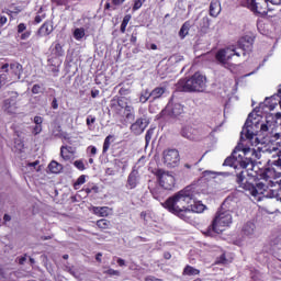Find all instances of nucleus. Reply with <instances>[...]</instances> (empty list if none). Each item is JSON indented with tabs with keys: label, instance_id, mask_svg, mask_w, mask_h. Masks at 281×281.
Listing matches in <instances>:
<instances>
[{
	"label": "nucleus",
	"instance_id": "obj_8",
	"mask_svg": "<svg viewBox=\"0 0 281 281\" xmlns=\"http://www.w3.org/2000/svg\"><path fill=\"white\" fill-rule=\"evenodd\" d=\"M180 135L190 142H199L201 139V135H203V130L195 128L192 125H184L181 127Z\"/></svg>",
	"mask_w": 281,
	"mask_h": 281
},
{
	"label": "nucleus",
	"instance_id": "obj_9",
	"mask_svg": "<svg viewBox=\"0 0 281 281\" xmlns=\"http://www.w3.org/2000/svg\"><path fill=\"white\" fill-rule=\"evenodd\" d=\"M237 52L240 53V56H246L247 54H251L254 49V37L249 35H245L239 38L237 42V46H235Z\"/></svg>",
	"mask_w": 281,
	"mask_h": 281
},
{
	"label": "nucleus",
	"instance_id": "obj_14",
	"mask_svg": "<svg viewBox=\"0 0 281 281\" xmlns=\"http://www.w3.org/2000/svg\"><path fill=\"white\" fill-rule=\"evenodd\" d=\"M142 176H139V171L137 169H132V171L127 176L125 188L127 190H135L137 186H139V181Z\"/></svg>",
	"mask_w": 281,
	"mask_h": 281
},
{
	"label": "nucleus",
	"instance_id": "obj_12",
	"mask_svg": "<svg viewBox=\"0 0 281 281\" xmlns=\"http://www.w3.org/2000/svg\"><path fill=\"white\" fill-rule=\"evenodd\" d=\"M131 100V97H117L116 104L111 103V109H117V106L120 109H124V111L127 113L126 117L128 120V117H133V113H131L133 111V105H130Z\"/></svg>",
	"mask_w": 281,
	"mask_h": 281
},
{
	"label": "nucleus",
	"instance_id": "obj_25",
	"mask_svg": "<svg viewBox=\"0 0 281 281\" xmlns=\"http://www.w3.org/2000/svg\"><path fill=\"white\" fill-rule=\"evenodd\" d=\"M166 93V88L164 87H156L153 91H150L151 95V102H155V100H159Z\"/></svg>",
	"mask_w": 281,
	"mask_h": 281
},
{
	"label": "nucleus",
	"instance_id": "obj_1",
	"mask_svg": "<svg viewBox=\"0 0 281 281\" xmlns=\"http://www.w3.org/2000/svg\"><path fill=\"white\" fill-rule=\"evenodd\" d=\"M223 166H229L231 168H241V171L236 173V183L239 188L249 192L257 201L260 199H279L281 193V172L276 171V169L268 167L266 168L260 177L263 182H258L256 184L247 181L245 172H247V167L251 166L249 160L243 159V156L238 151L234 150L231 156H228Z\"/></svg>",
	"mask_w": 281,
	"mask_h": 281
},
{
	"label": "nucleus",
	"instance_id": "obj_46",
	"mask_svg": "<svg viewBox=\"0 0 281 281\" xmlns=\"http://www.w3.org/2000/svg\"><path fill=\"white\" fill-rule=\"evenodd\" d=\"M32 93L34 95H37L38 93H43V88L41 87V85L38 83H35L33 87H32Z\"/></svg>",
	"mask_w": 281,
	"mask_h": 281
},
{
	"label": "nucleus",
	"instance_id": "obj_17",
	"mask_svg": "<svg viewBox=\"0 0 281 281\" xmlns=\"http://www.w3.org/2000/svg\"><path fill=\"white\" fill-rule=\"evenodd\" d=\"M52 32H54V22L52 20H46L37 30V36H49Z\"/></svg>",
	"mask_w": 281,
	"mask_h": 281
},
{
	"label": "nucleus",
	"instance_id": "obj_43",
	"mask_svg": "<svg viewBox=\"0 0 281 281\" xmlns=\"http://www.w3.org/2000/svg\"><path fill=\"white\" fill-rule=\"evenodd\" d=\"M10 82L11 80L8 78V72L1 74L0 75V89L1 87H5V85Z\"/></svg>",
	"mask_w": 281,
	"mask_h": 281
},
{
	"label": "nucleus",
	"instance_id": "obj_27",
	"mask_svg": "<svg viewBox=\"0 0 281 281\" xmlns=\"http://www.w3.org/2000/svg\"><path fill=\"white\" fill-rule=\"evenodd\" d=\"M48 170L53 173V175H58L60 173V171L63 170V166L60 165V162L53 160L49 162L48 165Z\"/></svg>",
	"mask_w": 281,
	"mask_h": 281
},
{
	"label": "nucleus",
	"instance_id": "obj_49",
	"mask_svg": "<svg viewBox=\"0 0 281 281\" xmlns=\"http://www.w3.org/2000/svg\"><path fill=\"white\" fill-rule=\"evenodd\" d=\"M74 166H75V168H77L78 170H85V162L82 161V160H76L75 162H74Z\"/></svg>",
	"mask_w": 281,
	"mask_h": 281
},
{
	"label": "nucleus",
	"instance_id": "obj_36",
	"mask_svg": "<svg viewBox=\"0 0 281 281\" xmlns=\"http://www.w3.org/2000/svg\"><path fill=\"white\" fill-rule=\"evenodd\" d=\"M85 183H87V176L81 175L76 182L74 183V189L78 190L79 186H85Z\"/></svg>",
	"mask_w": 281,
	"mask_h": 281
},
{
	"label": "nucleus",
	"instance_id": "obj_30",
	"mask_svg": "<svg viewBox=\"0 0 281 281\" xmlns=\"http://www.w3.org/2000/svg\"><path fill=\"white\" fill-rule=\"evenodd\" d=\"M148 100H150V102H153V97L149 92L148 89H145L140 92V95H139V102L142 104H146V102H148Z\"/></svg>",
	"mask_w": 281,
	"mask_h": 281
},
{
	"label": "nucleus",
	"instance_id": "obj_61",
	"mask_svg": "<svg viewBox=\"0 0 281 281\" xmlns=\"http://www.w3.org/2000/svg\"><path fill=\"white\" fill-rule=\"evenodd\" d=\"M1 70L4 71V74H10V64H3Z\"/></svg>",
	"mask_w": 281,
	"mask_h": 281
},
{
	"label": "nucleus",
	"instance_id": "obj_3",
	"mask_svg": "<svg viewBox=\"0 0 281 281\" xmlns=\"http://www.w3.org/2000/svg\"><path fill=\"white\" fill-rule=\"evenodd\" d=\"M234 223V217L232 213L227 211H222L221 209L216 212L211 225L202 232L204 236L214 238L217 234H223L225 227H231Z\"/></svg>",
	"mask_w": 281,
	"mask_h": 281
},
{
	"label": "nucleus",
	"instance_id": "obj_45",
	"mask_svg": "<svg viewBox=\"0 0 281 281\" xmlns=\"http://www.w3.org/2000/svg\"><path fill=\"white\" fill-rule=\"evenodd\" d=\"M32 135H41L43 133V125H35L31 131Z\"/></svg>",
	"mask_w": 281,
	"mask_h": 281
},
{
	"label": "nucleus",
	"instance_id": "obj_15",
	"mask_svg": "<svg viewBox=\"0 0 281 281\" xmlns=\"http://www.w3.org/2000/svg\"><path fill=\"white\" fill-rule=\"evenodd\" d=\"M147 127L148 122L146 119H137L136 122L131 125V131L134 135H142Z\"/></svg>",
	"mask_w": 281,
	"mask_h": 281
},
{
	"label": "nucleus",
	"instance_id": "obj_7",
	"mask_svg": "<svg viewBox=\"0 0 281 281\" xmlns=\"http://www.w3.org/2000/svg\"><path fill=\"white\" fill-rule=\"evenodd\" d=\"M156 176L158 177L159 184L161 186V188H164V190H175V186H177V180L175 179V176L161 169L156 172Z\"/></svg>",
	"mask_w": 281,
	"mask_h": 281
},
{
	"label": "nucleus",
	"instance_id": "obj_53",
	"mask_svg": "<svg viewBox=\"0 0 281 281\" xmlns=\"http://www.w3.org/2000/svg\"><path fill=\"white\" fill-rule=\"evenodd\" d=\"M86 124H87V126H91V124H95V116L89 115V116L86 119Z\"/></svg>",
	"mask_w": 281,
	"mask_h": 281
},
{
	"label": "nucleus",
	"instance_id": "obj_41",
	"mask_svg": "<svg viewBox=\"0 0 281 281\" xmlns=\"http://www.w3.org/2000/svg\"><path fill=\"white\" fill-rule=\"evenodd\" d=\"M133 8H132V10H133V12H137V10H139L143 5H144V3H146V0H133Z\"/></svg>",
	"mask_w": 281,
	"mask_h": 281
},
{
	"label": "nucleus",
	"instance_id": "obj_44",
	"mask_svg": "<svg viewBox=\"0 0 281 281\" xmlns=\"http://www.w3.org/2000/svg\"><path fill=\"white\" fill-rule=\"evenodd\" d=\"M153 135H155V128H149V130L146 132V135H145V142H146V144H150V139H153Z\"/></svg>",
	"mask_w": 281,
	"mask_h": 281
},
{
	"label": "nucleus",
	"instance_id": "obj_16",
	"mask_svg": "<svg viewBox=\"0 0 281 281\" xmlns=\"http://www.w3.org/2000/svg\"><path fill=\"white\" fill-rule=\"evenodd\" d=\"M10 79L9 80H21V74H23V66L19 63L10 64Z\"/></svg>",
	"mask_w": 281,
	"mask_h": 281
},
{
	"label": "nucleus",
	"instance_id": "obj_28",
	"mask_svg": "<svg viewBox=\"0 0 281 281\" xmlns=\"http://www.w3.org/2000/svg\"><path fill=\"white\" fill-rule=\"evenodd\" d=\"M201 273V270L187 265L182 271V276H199Z\"/></svg>",
	"mask_w": 281,
	"mask_h": 281
},
{
	"label": "nucleus",
	"instance_id": "obj_20",
	"mask_svg": "<svg viewBox=\"0 0 281 281\" xmlns=\"http://www.w3.org/2000/svg\"><path fill=\"white\" fill-rule=\"evenodd\" d=\"M209 12H210V16H213L214 19H216V16L221 14V1L212 0L210 3Z\"/></svg>",
	"mask_w": 281,
	"mask_h": 281
},
{
	"label": "nucleus",
	"instance_id": "obj_62",
	"mask_svg": "<svg viewBox=\"0 0 281 281\" xmlns=\"http://www.w3.org/2000/svg\"><path fill=\"white\" fill-rule=\"evenodd\" d=\"M8 23V18L5 15L0 16V27H3Z\"/></svg>",
	"mask_w": 281,
	"mask_h": 281
},
{
	"label": "nucleus",
	"instance_id": "obj_59",
	"mask_svg": "<svg viewBox=\"0 0 281 281\" xmlns=\"http://www.w3.org/2000/svg\"><path fill=\"white\" fill-rule=\"evenodd\" d=\"M145 281H164L162 279H159V278H157V277H155V276H147L146 278H145Z\"/></svg>",
	"mask_w": 281,
	"mask_h": 281
},
{
	"label": "nucleus",
	"instance_id": "obj_6",
	"mask_svg": "<svg viewBox=\"0 0 281 281\" xmlns=\"http://www.w3.org/2000/svg\"><path fill=\"white\" fill-rule=\"evenodd\" d=\"M233 56H237L238 58H240V52H238V48H236V46L234 45L217 50V53L215 54V60H217V63H221L222 65H225L227 60H232Z\"/></svg>",
	"mask_w": 281,
	"mask_h": 281
},
{
	"label": "nucleus",
	"instance_id": "obj_55",
	"mask_svg": "<svg viewBox=\"0 0 281 281\" xmlns=\"http://www.w3.org/2000/svg\"><path fill=\"white\" fill-rule=\"evenodd\" d=\"M30 36H32V31H26L21 34L20 38H21V41H27V38H30Z\"/></svg>",
	"mask_w": 281,
	"mask_h": 281
},
{
	"label": "nucleus",
	"instance_id": "obj_56",
	"mask_svg": "<svg viewBox=\"0 0 281 281\" xmlns=\"http://www.w3.org/2000/svg\"><path fill=\"white\" fill-rule=\"evenodd\" d=\"M130 43H132V45H137V32L132 33Z\"/></svg>",
	"mask_w": 281,
	"mask_h": 281
},
{
	"label": "nucleus",
	"instance_id": "obj_64",
	"mask_svg": "<svg viewBox=\"0 0 281 281\" xmlns=\"http://www.w3.org/2000/svg\"><path fill=\"white\" fill-rule=\"evenodd\" d=\"M98 95H100V90H91V98H98Z\"/></svg>",
	"mask_w": 281,
	"mask_h": 281
},
{
	"label": "nucleus",
	"instance_id": "obj_38",
	"mask_svg": "<svg viewBox=\"0 0 281 281\" xmlns=\"http://www.w3.org/2000/svg\"><path fill=\"white\" fill-rule=\"evenodd\" d=\"M111 139H113V135H108L103 143V154L109 153V148H111Z\"/></svg>",
	"mask_w": 281,
	"mask_h": 281
},
{
	"label": "nucleus",
	"instance_id": "obj_42",
	"mask_svg": "<svg viewBox=\"0 0 281 281\" xmlns=\"http://www.w3.org/2000/svg\"><path fill=\"white\" fill-rule=\"evenodd\" d=\"M215 265H227V256L225 255V252L216 258Z\"/></svg>",
	"mask_w": 281,
	"mask_h": 281
},
{
	"label": "nucleus",
	"instance_id": "obj_58",
	"mask_svg": "<svg viewBox=\"0 0 281 281\" xmlns=\"http://www.w3.org/2000/svg\"><path fill=\"white\" fill-rule=\"evenodd\" d=\"M34 124L43 126V116H34Z\"/></svg>",
	"mask_w": 281,
	"mask_h": 281
},
{
	"label": "nucleus",
	"instance_id": "obj_54",
	"mask_svg": "<svg viewBox=\"0 0 281 281\" xmlns=\"http://www.w3.org/2000/svg\"><path fill=\"white\" fill-rule=\"evenodd\" d=\"M25 30H27V25L25 23H20L18 25V34H23V32H25Z\"/></svg>",
	"mask_w": 281,
	"mask_h": 281
},
{
	"label": "nucleus",
	"instance_id": "obj_22",
	"mask_svg": "<svg viewBox=\"0 0 281 281\" xmlns=\"http://www.w3.org/2000/svg\"><path fill=\"white\" fill-rule=\"evenodd\" d=\"M72 155H74V151H71L70 146L63 145L60 147V157L61 159H64V161H70Z\"/></svg>",
	"mask_w": 281,
	"mask_h": 281
},
{
	"label": "nucleus",
	"instance_id": "obj_21",
	"mask_svg": "<svg viewBox=\"0 0 281 281\" xmlns=\"http://www.w3.org/2000/svg\"><path fill=\"white\" fill-rule=\"evenodd\" d=\"M273 153L271 164L272 166H277V168L281 169V145L279 148H273Z\"/></svg>",
	"mask_w": 281,
	"mask_h": 281
},
{
	"label": "nucleus",
	"instance_id": "obj_52",
	"mask_svg": "<svg viewBox=\"0 0 281 281\" xmlns=\"http://www.w3.org/2000/svg\"><path fill=\"white\" fill-rule=\"evenodd\" d=\"M26 260H27V254H24V256L18 257L15 262H18L19 265H25Z\"/></svg>",
	"mask_w": 281,
	"mask_h": 281
},
{
	"label": "nucleus",
	"instance_id": "obj_40",
	"mask_svg": "<svg viewBox=\"0 0 281 281\" xmlns=\"http://www.w3.org/2000/svg\"><path fill=\"white\" fill-rule=\"evenodd\" d=\"M265 105L269 109V111H273V109H276V106H278V103L273 102V99L267 98L265 101Z\"/></svg>",
	"mask_w": 281,
	"mask_h": 281
},
{
	"label": "nucleus",
	"instance_id": "obj_26",
	"mask_svg": "<svg viewBox=\"0 0 281 281\" xmlns=\"http://www.w3.org/2000/svg\"><path fill=\"white\" fill-rule=\"evenodd\" d=\"M92 212L95 216L106 217L109 216V206H93Z\"/></svg>",
	"mask_w": 281,
	"mask_h": 281
},
{
	"label": "nucleus",
	"instance_id": "obj_57",
	"mask_svg": "<svg viewBox=\"0 0 281 281\" xmlns=\"http://www.w3.org/2000/svg\"><path fill=\"white\" fill-rule=\"evenodd\" d=\"M43 19H45V14H43V15L37 14V15L34 18V23H35V25H38V23H43Z\"/></svg>",
	"mask_w": 281,
	"mask_h": 281
},
{
	"label": "nucleus",
	"instance_id": "obj_47",
	"mask_svg": "<svg viewBox=\"0 0 281 281\" xmlns=\"http://www.w3.org/2000/svg\"><path fill=\"white\" fill-rule=\"evenodd\" d=\"M150 211H143L140 212V218L144 221V223H147L148 218H151Z\"/></svg>",
	"mask_w": 281,
	"mask_h": 281
},
{
	"label": "nucleus",
	"instance_id": "obj_10",
	"mask_svg": "<svg viewBox=\"0 0 281 281\" xmlns=\"http://www.w3.org/2000/svg\"><path fill=\"white\" fill-rule=\"evenodd\" d=\"M181 157L179 156V150L177 149H167L164 151V164L167 168H177Z\"/></svg>",
	"mask_w": 281,
	"mask_h": 281
},
{
	"label": "nucleus",
	"instance_id": "obj_19",
	"mask_svg": "<svg viewBox=\"0 0 281 281\" xmlns=\"http://www.w3.org/2000/svg\"><path fill=\"white\" fill-rule=\"evenodd\" d=\"M241 234L244 236H254L256 234V224L254 222H246L241 227Z\"/></svg>",
	"mask_w": 281,
	"mask_h": 281
},
{
	"label": "nucleus",
	"instance_id": "obj_37",
	"mask_svg": "<svg viewBox=\"0 0 281 281\" xmlns=\"http://www.w3.org/2000/svg\"><path fill=\"white\" fill-rule=\"evenodd\" d=\"M2 12L8 14V16H12V14H21L22 9L21 7H14L13 10L4 9Z\"/></svg>",
	"mask_w": 281,
	"mask_h": 281
},
{
	"label": "nucleus",
	"instance_id": "obj_31",
	"mask_svg": "<svg viewBox=\"0 0 281 281\" xmlns=\"http://www.w3.org/2000/svg\"><path fill=\"white\" fill-rule=\"evenodd\" d=\"M82 192H86V194H91V192H93L94 194H98V192H100V188L97 184L88 183L82 189Z\"/></svg>",
	"mask_w": 281,
	"mask_h": 281
},
{
	"label": "nucleus",
	"instance_id": "obj_29",
	"mask_svg": "<svg viewBox=\"0 0 281 281\" xmlns=\"http://www.w3.org/2000/svg\"><path fill=\"white\" fill-rule=\"evenodd\" d=\"M52 54L56 58H60V57L65 56V49H63V46L60 43L55 44L54 48L52 49Z\"/></svg>",
	"mask_w": 281,
	"mask_h": 281
},
{
	"label": "nucleus",
	"instance_id": "obj_5",
	"mask_svg": "<svg viewBox=\"0 0 281 281\" xmlns=\"http://www.w3.org/2000/svg\"><path fill=\"white\" fill-rule=\"evenodd\" d=\"M269 3L272 5H281V0H241L240 5L248 8L250 12L258 16H267L269 12Z\"/></svg>",
	"mask_w": 281,
	"mask_h": 281
},
{
	"label": "nucleus",
	"instance_id": "obj_63",
	"mask_svg": "<svg viewBox=\"0 0 281 281\" xmlns=\"http://www.w3.org/2000/svg\"><path fill=\"white\" fill-rule=\"evenodd\" d=\"M52 109L56 110L58 109V99L54 98L50 103Z\"/></svg>",
	"mask_w": 281,
	"mask_h": 281
},
{
	"label": "nucleus",
	"instance_id": "obj_11",
	"mask_svg": "<svg viewBox=\"0 0 281 281\" xmlns=\"http://www.w3.org/2000/svg\"><path fill=\"white\" fill-rule=\"evenodd\" d=\"M186 106L181 103H175L172 100H170L166 106V109L162 111V113L166 115H169V117H181L183 113H186Z\"/></svg>",
	"mask_w": 281,
	"mask_h": 281
},
{
	"label": "nucleus",
	"instance_id": "obj_50",
	"mask_svg": "<svg viewBox=\"0 0 281 281\" xmlns=\"http://www.w3.org/2000/svg\"><path fill=\"white\" fill-rule=\"evenodd\" d=\"M87 151L90 153L91 157H94V155H98V148L93 145H90L87 148Z\"/></svg>",
	"mask_w": 281,
	"mask_h": 281
},
{
	"label": "nucleus",
	"instance_id": "obj_60",
	"mask_svg": "<svg viewBox=\"0 0 281 281\" xmlns=\"http://www.w3.org/2000/svg\"><path fill=\"white\" fill-rule=\"evenodd\" d=\"M126 0H112V5L115 8H119V5H122Z\"/></svg>",
	"mask_w": 281,
	"mask_h": 281
},
{
	"label": "nucleus",
	"instance_id": "obj_48",
	"mask_svg": "<svg viewBox=\"0 0 281 281\" xmlns=\"http://www.w3.org/2000/svg\"><path fill=\"white\" fill-rule=\"evenodd\" d=\"M105 276H117L120 277V270H114L113 268H110L104 271Z\"/></svg>",
	"mask_w": 281,
	"mask_h": 281
},
{
	"label": "nucleus",
	"instance_id": "obj_13",
	"mask_svg": "<svg viewBox=\"0 0 281 281\" xmlns=\"http://www.w3.org/2000/svg\"><path fill=\"white\" fill-rule=\"evenodd\" d=\"M222 212L234 214L238 210V200L234 195H228L221 205Z\"/></svg>",
	"mask_w": 281,
	"mask_h": 281
},
{
	"label": "nucleus",
	"instance_id": "obj_24",
	"mask_svg": "<svg viewBox=\"0 0 281 281\" xmlns=\"http://www.w3.org/2000/svg\"><path fill=\"white\" fill-rule=\"evenodd\" d=\"M169 212L182 221H188V212H192V209H175V211Z\"/></svg>",
	"mask_w": 281,
	"mask_h": 281
},
{
	"label": "nucleus",
	"instance_id": "obj_18",
	"mask_svg": "<svg viewBox=\"0 0 281 281\" xmlns=\"http://www.w3.org/2000/svg\"><path fill=\"white\" fill-rule=\"evenodd\" d=\"M119 87H121L119 90V97L121 98H128L133 93V86L131 83L121 82L114 89H119Z\"/></svg>",
	"mask_w": 281,
	"mask_h": 281
},
{
	"label": "nucleus",
	"instance_id": "obj_39",
	"mask_svg": "<svg viewBox=\"0 0 281 281\" xmlns=\"http://www.w3.org/2000/svg\"><path fill=\"white\" fill-rule=\"evenodd\" d=\"M59 133L55 134V137H59L60 139H65L66 142H70L71 137H69V134L67 132H63L60 130V126H58Z\"/></svg>",
	"mask_w": 281,
	"mask_h": 281
},
{
	"label": "nucleus",
	"instance_id": "obj_32",
	"mask_svg": "<svg viewBox=\"0 0 281 281\" xmlns=\"http://www.w3.org/2000/svg\"><path fill=\"white\" fill-rule=\"evenodd\" d=\"M131 14H126L124 18H123V21L121 23V27H120V32L121 34H126V27L128 26V23H131Z\"/></svg>",
	"mask_w": 281,
	"mask_h": 281
},
{
	"label": "nucleus",
	"instance_id": "obj_2",
	"mask_svg": "<svg viewBox=\"0 0 281 281\" xmlns=\"http://www.w3.org/2000/svg\"><path fill=\"white\" fill-rule=\"evenodd\" d=\"M164 207L168 212H175V210H192V212H196L198 214L205 210V205L194 201V191L190 187L168 198L164 203Z\"/></svg>",
	"mask_w": 281,
	"mask_h": 281
},
{
	"label": "nucleus",
	"instance_id": "obj_33",
	"mask_svg": "<svg viewBox=\"0 0 281 281\" xmlns=\"http://www.w3.org/2000/svg\"><path fill=\"white\" fill-rule=\"evenodd\" d=\"M189 32H190V22L187 21L182 24V26L179 31L180 38H184L186 36H188Z\"/></svg>",
	"mask_w": 281,
	"mask_h": 281
},
{
	"label": "nucleus",
	"instance_id": "obj_4",
	"mask_svg": "<svg viewBox=\"0 0 281 281\" xmlns=\"http://www.w3.org/2000/svg\"><path fill=\"white\" fill-rule=\"evenodd\" d=\"M205 76L201 75V72H195L189 79H180L177 83V89L187 93L202 92L205 91Z\"/></svg>",
	"mask_w": 281,
	"mask_h": 281
},
{
	"label": "nucleus",
	"instance_id": "obj_51",
	"mask_svg": "<svg viewBox=\"0 0 281 281\" xmlns=\"http://www.w3.org/2000/svg\"><path fill=\"white\" fill-rule=\"evenodd\" d=\"M269 128H271V124H269V122L262 123L261 126H260V132L261 133H268Z\"/></svg>",
	"mask_w": 281,
	"mask_h": 281
},
{
	"label": "nucleus",
	"instance_id": "obj_35",
	"mask_svg": "<svg viewBox=\"0 0 281 281\" xmlns=\"http://www.w3.org/2000/svg\"><path fill=\"white\" fill-rule=\"evenodd\" d=\"M74 38L76 41H82L85 38V27L76 29L74 31Z\"/></svg>",
	"mask_w": 281,
	"mask_h": 281
},
{
	"label": "nucleus",
	"instance_id": "obj_23",
	"mask_svg": "<svg viewBox=\"0 0 281 281\" xmlns=\"http://www.w3.org/2000/svg\"><path fill=\"white\" fill-rule=\"evenodd\" d=\"M255 136H256V134H254V132H251V130H249V126H247V124H245V126L243 127V131L240 133V140L245 142V139H249V142H251V139H254Z\"/></svg>",
	"mask_w": 281,
	"mask_h": 281
},
{
	"label": "nucleus",
	"instance_id": "obj_34",
	"mask_svg": "<svg viewBox=\"0 0 281 281\" xmlns=\"http://www.w3.org/2000/svg\"><path fill=\"white\" fill-rule=\"evenodd\" d=\"M97 227H99V229H111V221L109 220H99L97 221Z\"/></svg>",
	"mask_w": 281,
	"mask_h": 281
}]
</instances>
